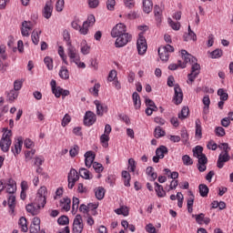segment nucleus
<instances>
[{"instance_id": "nucleus-1", "label": "nucleus", "mask_w": 233, "mask_h": 233, "mask_svg": "<svg viewBox=\"0 0 233 233\" xmlns=\"http://www.w3.org/2000/svg\"><path fill=\"white\" fill-rule=\"evenodd\" d=\"M182 58L184 59V63L181 60L177 61V64H170L168 66L169 70H177V68H187V63H190L191 66V73L187 75L188 85H192L196 80V77L199 76V70H201V66L198 64V59L194 57L192 55L188 54L187 50L181 51Z\"/></svg>"}, {"instance_id": "nucleus-2", "label": "nucleus", "mask_w": 233, "mask_h": 233, "mask_svg": "<svg viewBox=\"0 0 233 233\" xmlns=\"http://www.w3.org/2000/svg\"><path fill=\"white\" fill-rule=\"evenodd\" d=\"M93 25H96V16H94V15H89L86 21L83 23L82 26L81 20L79 19H76L71 23L72 28H74V30H78L81 35H86V34H88V28H90V26Z\"/></svg>"}, {"instance_id": "nucleus-3", "label": "nucleus", "mask_w": 233, "mask_h": 233, "mask_svg": "<svg viewBox=\"0 0 233 233\" xmlns=\"http://www.w3.org/2000/svg\"><path fill=\"white\" fill-rule=\"evenodd\" d=\"M67 56L69 57L70 63H75V65H76L78 68H86V65L85 64V62H81L79 51L74 46H68Z\"/></svg>"}, {"instance_id": "nucleus-4", "label": "nucleus", "mask_w": 233, "mask_h": 233, "mask_svg": "<svg viewBox=\"0 0 233 233\" xmlns=\"http://www.w3.org/2000/svg\"><path fill=\"white\" fill-rule=\"evenodd\" d=\"M46 194L48 191L46 187L42 186L36 193V197L35 198V205H37L40 208H45V205H46Z\"/></svg>"}, {"instance_id": "nucleus-5", "label": "nucleus", "mask_w": 233, "mask_h": 233, "mask_svg": "<svg viewBox=\"0 0 233 233\" xmlns=\"http://www.w3.org/2000/svg\"><path fill=\"white\" fill-rule=\"evenodd\" d=\"M12 145V130H5L3 133L2 138L0 140V148L4 152H8Z\"/></svg>"}, {"instance_id": "nucleus-6", "label": "nucleus", "mask_w": 233, "mask_h": 233, "mask_svg": "<svg viewBox=\"0 0 233 233\" xmlns=\"http://www.w3.org/2000/svg\"><path fill=\"white\" fill-rule=\"evenodd\" d=\"M174 52V46L170 45L162 46L158 48V56L161 59V61H164L167 63L170 57V54Z\"/></svg>"}, {"instance_id": "nucleus-7", "label": "nucleus", "mask_w": 233, "mask_h": 233, "mask_svg": "<svg viewBox=\"0 0 233 233\" xmlns=\"http://www.w3.org/2000/svg\"><path fill=\"white\" fill-rule=\"evenodd\" d=\"M132 41V35L128 33H124L123 35H118L116 36V40L115 42V46L116 48H123V46H127L128 43Z\"/></svg>"}, {"instance_id": "nucleus-8", "label": "nucleus", "mask_w": 233, "mask_h": 233, "mask_svg": "<svg viewBox=\"0 0 233 233\" xmlns=\"http://www.w3.org/2000/svg\"><path fill=\"white\" fill-rule=\"evenodd\" d=\"M137 52L140 56L147 53L148 46L147 45V38L143 35V32L138 35V39L137 41Z\"/></svg>"}, {"instance_id": "nucleus-9", "label": "nucleus", "mask_w": 233, "mask_h": 233, "mask_svg": "<svg viewBox=\"0 0 233 233\" xmlns=\"http://www.w3.org/2000/svg\"><path fill=\"white\" fill-rule=\"evenodd\" d=\"M67 181H68V188L72 190L74 187H76V183L79 181V173H77V170L71 168L68 176H67Z\"/></svg>"}, {"instance_id": "nucleus-10", "label": "nucleus", "mask_w": 233, "mask_h": 233, "mask_svg": "<svg viewBox=\"0 0 233 233\" xmlns=\"http://www.w3.org/2000/svg\"><path fill=\"white\" fill-rule=\"evenodd\" d=\"M83 228L85 225L83 224V218L81 215H76L73 222V233H83Z\"/></svg>"}, {"instance_id": "nucleus-11", "label": "nucleus", "mask_w": 233, "mask_h": 233, "mask_svg": "<svg viewBox=\"0 0 233 233\" xmlns=\"http://www.w3.org/2000/svg\"><path fill=\"white\" fill-rule=\"evenodd\" d=\"M123 34H127V25L123 23L117 24L111 31L112 37H117Z\"/></svg>"}, {"instance_id": "nucleus-12", "label": "nucleus", "mask_w": 233, "mask_h": 233, "mask_svg": "<svg viewBox=\"0 0 233 233\" xmlns=\"http://www.w3.org/2000/svg\"><path fill=\"white\" fill-rule=\"evenodd\" d=\"M174 91L173 103H175V105H181V103H183V91L181 87H179V85H175Z\"/></svg>"}, {"instance_id": "nucleus-13", "label": "nucleus", "mask_w": 233, "mask_h": 233, "mask_svg": "<svg viewBox=\"0 0 233 233\" xmlns=\"http://www.w3.org/2000/svg\"><path fill=\"white\" fill-rule=\"evenodd\" d=\"M97 120V116L92 111H86L84 116V125L86 127H92Z\"/></svg>"}, {"instance_id": "nucleus-14", "label": "nucleus", "mask_w": 233, "mask_h": 233, "mask_svg": "<svg viewBox=\"0 0 233 233\" xmlns=\"http://www.w3.org/2000/svg\"><path fill=\"white\" fill-rule=\"evenodd\" d=\"M230 161V155L228 153H220L217 161L218 168H223L225 163Z\"/></svg>"}, {"instance_id": "nucleus-15", "label": "nucleus", "mask_w": 233, "mask_h": 233, "mask_svg": "<svg viewBox=\"0 0 233 233\" xmlns=\"http://www.w3.org/2000/svg\"><path fill=\"white\" fill-rule=\"evenodd\" d=\"M23 148V137H18L15 139L14 147H12V152L15 156H18Z\"/></svg>"}, {"instance_id": "nucleus-16", "label": "nucleus", "mask_w": 233, "mask_h": 233, "mask_svg": "<svg viewBox=\"0 0 233 233\" xmlns=\"http://www.w3.org/2000/svg\"><path fill=\"white\" fill-rule=\"evenodd\" d=\"M41 231V219L39 218L35 217L29 228L30 233H39Z\"/></svg>"}, {"instance_id": "nucleus-17", "label": "nucleus", "mask_w": 233, "mask_h": 233, "mask_svg": "<svg viewBox=\"0 0 233 233\" xmlns=\"http://www.w3.org/2000/svg\"><path fill=\"white\" fill-rule=\"evenodd\" d=\"M94 105L96 106V115L103 116L106 112H108V106L101 103L99 100H95Z\"/></svg>"}, {"instance_id": "nucleus-18", "label": "nucleus", "mask_w": 233, "mask_h": 233, "mask_svg": "<svg viewBox=\"0 0 233 233\" xmlns=\"http://www.w3.org/2000/svg\"><path fill=\"white\" fill-rule=\"evenodd\" d=\"M96 159V154H94L92 151H87L85 154V165L87 167V168H90L92 165H94V161Z\"/></svg>"}, {"instance_id": "nucleus-19", "label": "nucleus", "mask_w": 233, "mask_h": 233, "mask_svg": "<svg viewBox=\"0 0 233 233\" xmlns=\"http://www.w3.org/2000/svg\"><path fill=\"white\" fill-rule=\"evenodd\" d=\"M53 10H54V6H52V1L46 2L43 10V16L46 19H50V17H52Z\"/></svg>"}, {"instance_id": "nucleus-20", "label": "nucleus", "mask_w": 233, "mask_h": 233, "mask_svg": "<svg viewBox=\"0 0 233 233\" xmlns=\"http://www.w3.org/2000/svg\"><path fill=\"white\" fill-rule=\"evenodd\" d=\"M198 170L199 172H205L207 170V163H208V159L207 158V156L201 155L200 157H198Z\"/></svg>"}, {"instance_id": "nucleus-21", "label": "nucleus", "mask_w": 233, "mask_h": 233, "mask_svg": "<svg viewBox=\"0 0 233 233\" xmlns=\"http://www.w3.org/2000/svg\"><path fill=\"white\" fill-rule=\"evenodd\" d=\"M7 194L14 195L17 190V186L15 185V180L10 178L7 185L5 186Z\"/></svg>"}, {"instance_id": "nucleus-22", "label": "nucleus", "mask_w": 233, "mask_h": 233, "mask_svg": "<svg viewBox=\"0 0 233 233\" xmlns=\"http://www.w3.org/2000/svg\"><path fill=\"white\" fill-rule=\"evenodd\" d=\"M196 219V222L198 225H203V223H205V225H208V223H210V218L208 217H205V214L200 213L198 215H195L193 216Z\"/></svg>"}, {"instance_id": "nucleus-23", "label": "nucleus", "mask_w": 233, "mask_h": 233, "mask_svg": "<svg viewBox=\"0 0 233 233\" xmlns=\"http://www.w3.org/2000/svg\"><path fill=\"white\" fill-rule=\"evenodd\" d=\"M25 208L29 214H32V216H37L39 210H41V208L38 205H35V202L28 204Z\"/></svg>"}, {"instance_id": "nucleus-24", "label": "nucleus", "mask_w": 233, "mask_h": 233, "mask_svg": "<svg viewBox=\"0 0 233 233\" xmlns=\"http://www.w3.org/2000/svg\"><path fill=\"white\" fill-rule=\"evenodd\" d=\"M184 41H198V35L192 31L190 25L187 27V34L184 35Z\"/></svg>"}, {"instance_id": "nucleus-25", "label": "nucleus", "mask_w": 233, "mask_h": 233, "mask_svg": "<svg viewBox=\"0 0 233 233\" xmlns=\"http://www.w3.org/2000/svg\"><path fill=\"white\" fill-rule=\"evenodd\" d=\"M7 204H8L9 210H10L11 214H14V210H15V205H16L15 195H9L8 196Z\"/></svg>"}, {"instance_id": "nucleus-26", "label": "nucleus", "mask_w": 233, "mask_h": 233, "mask_svg": "<svg viewBox=\"0 0 233 233\" xmlns=\"http://www.w3.org/2000/svg\"><path fill=\"white\" fill-rule=\"evenodd\" d=\"M154 8V4L152 0H143V10L145 14H150Z\"/></svg>"}, {"instance_id": "nucleus-27", "label": "nucleus", "mask_w": 233, "mask_h": 233, "mask_svg": "<svg viewBox=\"0 0 233 233\" xmlns=\"http://www.w3.org/2000/svg\"><path fill=\"white\" fill-rule=\"evenodd\" d=\"M155 192L158 198H165L167 196V192L163 188V186L159 185L157 182H155Z\"/></svg>"}, {"instance_id": "nucleus-28", "label": "nucleus", "mask_w": 233, "mask_h": 233, "mask_svg": "<svg viewBox=\"0 0 233 233\" xmlns=\"http://www.w3.org/2000/svg\"><path fill=\"white\" fill-rule=\"evenodd\" d=\"M80 52L83 54V56H88L90 54V46H88V43L86 40H83L80 44Z\"/></svg>"}, {"instance_id": "nucleus-29", "label": "nucleus", "mask_w": 233, "mask_h": 233, "mask_svg": "<svg viewBox=\"0 0 233 233\" xmlns=\"http://www.w3.org/2000/svg\"><path fill=\"white\" fill-rule=\"evenodd\" d=\"M72 203V200L68 198H64L60 200V207H62L63 210H66V212H68L70 210V204Z\"/></svg>"}, {"instance_id": "nucleus-30", "label": "nucleus", "mask_w": 233, "mask_h": 233, "mask_svg": "<svg viewBox=\"0 0 233 233\" xmlns=\"http://www.w3.org/2000/svg\"><path fill=\"white\" fill-rule=\"evenodd\" d=\"M132 99H133L135 108L137 110L141 108V96H139V94H137V92L133 93Z\"/></svg>"}, {"instance_id": "nucleus-31", "label": "nucleus", "mask_w": 233, "mask_h": 233, "mask_svg": "<svg viewBox=\"0 0 233 233\" xmlns=\"http://www.w3.org/2000/svg\"><path fill=\"white\" fill-rule=\"evenodd\" d=\"M165 154H168V148H167V147L161 146L160 147L157 148L156 156L160 157V159H163V157H165Z\"/></svg>"}, {"instance_id": "nucleus-32", "label": "nucleus", "mask_w": 233, "mask_h": 233, "mask_svg": "<svg viewBox=\"0 0 233 233\" xmlns=\"http://www.w3.org/2000/svg\"><path fill=\"white\" fill-rule=\"evenodd\" d=\"M95 196H96V199L101 201V199H103L105 198V187H98L95 188Z\"/></svg>"}, {"instance_id": "nucleus-33", "label": "nucleus", "mask_w": 233, "mask_h": 233, "mask_svg": "<svg viewBox=\"0 0 233 233\" xmlns=\"http://www.w3.org/2000/svg\"><path fill=\"white\" fill-rule=\"evenodd\" d=\"M18 225L22 230V232H28V225L26 224V218L21 217Z\"/></svg>"}, {"instance_id": "nucleus-34", "label": "nucleus", "mask_w": 233, "mask_h": 233, "mask_svg": "<svg viewBox=\"0 0 233 233\" xmlns=\"http://www.w3.org/2000/svg\"><path fill=\"white\" fill-rule=\"evenodd\" d=\"M79 175L83 179H92V175L90 174V171L88 169L82 167L79 169Z\"/></svg>"}, {"instance_id": "nucleus-35", "label": "nucleus", "mask_w": 233, "mask_h": 233, "mask_svg": "<svg viewBox=\"0 0 233 233\" xmlns=\"http://www.w3.org/2000/svg\"><path fill=\"white\" fill-rule=\"evenodd\" d=\"M199 194L202 198H207L208 196V187L205 184H200L198 186Z\"/></svg>"}, {"instance_id": "nucleus-36", "label": "nucleus", "mask_w": 233, "mask_h": 233, "mask_svg": "<svg viewBox=\"0 0 233 233\" xmlns=\"http://www.w3.org/2000/svg\"><path fill=\"white\" fill-rule=\"evenodd\" d=\"M41 34V31L35 29L32 32L31 39L34 45H39V35Z\"/></svg>"}, {"instance_id": "nucleus-37", "label": "nucleus", "mask_w": 233, "mask_h": 233, "mask_svg": "<svg viewBox=\"0 0 233 233\" xmlns=\"http://www.w3.org/2000/svg\"><path fill=\"white\" fill-rule=\"evenodd\" d=\"M188 114H190V109L187 106L182 107L181 112L178 114V119H187Z\"/></svg>"}, {"instance_id": "nucleus-38", "label": "nucleus", "mask_w": 233, "mask_h": 233, "mask_svg": "<svg viewBox=\"0 0 233 233\" xmlns=\"http://www.w3.org/2000/svg\"><path fill=\"white\" fill-rule=\"evenodd\" d=\"M122 177L124 179L125 187H130V173H128V171H122Z\"/></svg>"}, {"instance_id": "nucleus-39", "label": "nucleus", "mask_w": 233, "mask_h": 233, "mask_svg": "<svg viewBox=\"0 0 233 233\" xmlns=\"http://www.w3.org/2000/svg\"><path fill=\"white\" fill-rule=\"evenodd\" d=\"M18 96L19 93L13 89L7 94V100L9 101V103H14V101H15V98L18 97Z\"/></svg>"}, {"instance_id": "nucleus-40", "label": "nucleus", "mask_w": 233, "mask_h": 233, "mask_svg": "<svg viewBox=\"0 0 233 233\" xmlns=\"http://www.w3.org/2000/svg\"><path fill=\"white\" fill-rule=\"evenodd\" d=\"M165 130H163V128H161V127H157L155 128V131H154V137L157 138V139H159V137H165Z\"/></svg>"}, {"instance_id": "nucleus-41", "label": "nucleus", "mask_w": 233, "mask_h": 233, "mask_svg": "<svg viewBox=\"0 0 233 233\" xmlns=\"http://www.w3.org/2000/svg\"><path fill=\"white\" fill-rule=\"evenodd\" d=\"M44 63L48 70H54V60L50 56H46L44 58Z\"/></svg>"}, {"instance_id": "nucleus-42", "label": "nucleus", "mask_w": 233, "mask_h": 233, "mask_svg": "<svg viewBox=\"0 0 233 233\" xmlns=\"http://www.w3.org/2000/svg\"><path fill=\"white\" fill-rule=\"evenodd\" d=\"M146 174H147V176H150V177H151V179H152L153 181H156V179H157V173H155V172H154V167H147V169H146Z\"/></svg>"}, {"instance_id": "nucleus-43", "label": "nucleus", "mask_w": 233, "mask_h": 233, "mask_svg": "<svg viewBox=\"0 0 233 233\" xmlns=\"http://www.w3.org/2000/svg\"><path fill=\"white\" fill-rule=\"evenodd\" d=\"M108 141H110V137L109 135L106 134H103L100 137V142L102 144V147H104V148H106V147H108Z\"/></svg>"}, {"instance_id": "nucleus-44", "label": "nucleus", "mask_w": 233, "mask_h": 233, "mask_svg": "<svg viewBox=\"0 0 233 233\" xmlns=\"http://www.w3.org/2000/svg\"><path fill=\"white\" fill-rule=\"evenodd\" d=\"M182 162L183 165H185L186 167H190L191 165H194V160H192V158L188 155H184L182 157Z\"/></svg>"}, {"instance_id": "nucleus-45", "label": "nucleus", "mask_w": 233, "mask_h": 233, "mask_svg": "<svg viewBox=\"0 0 233 233\" xmlns=\"http://www.w3.org/2000/svg\"><path fill=\"white\" fill-rule=\"evenodd\" d=\"M59 76L61 79H68L70 77V75L68 74V69H66V66H62L59 71Z\"/></svg>"}, {"instance_id": "nucleus-46", "label": "nucleus", "mask_w": 233, "mask_h": 233, "mask_svg": "<svg viewBox=\"0 0 233 233\" xmlns=\"http://www.w3.org/2000/svg\"><path fill=\"white\" fill-rule=\"evenodd\" d=\"M116 214H117L118 216H128V208L127 207H121L119 208H116L115 210Z\"/></svg>"}, {"instance_id": "nucleus-47", "label": "nucleus", "mask_w": 233, "mask_h": 233, "mask_svg": "<svg viewBox=\"0 0 233 233\" xmlns=\"http://www.w3.org/2000/svg\"><path fill=\"white\" fill-rule=\"evenodd\" d=\"M99 88H101V85L99 83L95 84L93 87L89 89V92L97 97L99 96Z\"/></svg>"}, {"instance_id": "nucleus-48", "label": "nucleus", "mask_w": 233, "mask_h": 233, "mask_svg": "<svg viewBox=\"0 0 233 233\" xmlns=\"http://www.w3.org/2000/svg\"><path fill=\"white\" fill-rule=\"evenodd\" d=\"M218 96H219L220 101H227L228 99V94L223 88L218 90Z\"/></svg>"}, {"instance_id": "nucleus-49", "label": "nucleus", "mask_w": 233, "mask_h": 233, "mask_svg": "<svg viewBox=\"0 0 233 233\" xmlns=\"http://www.w3.org/2000/svg\"><path fill=\"white\" fill-rule=\"evenodd\" d=\"M193 155L195 157L203 156V147L201 146H197L195 148H193Z\"/></svg>"}, {"instance_id": "nucleus-50", "label": "nucleus", "mask_w": 233, "mask_h": 233, "mask_svg": "<svg viewBox=\"0 0 233 233\" xmlns=\"http://www.w3.org/2000/svg\"><path fill=\"white\" fill-rule=\"evenodd\" d=\"M196 136L201 137L202 136V128H201V120H196Z\"/></svg>"}, {"instance_id": "nucleus-51", "label": "nucleus", "mask_w": 233, "mask_h": 233, "mask_svg": "<svg viewBox=\"0 0 233 233\" xmlns=\"http://www.w3.org/2000/svg\"><path fill=\"white\" fill-rule=\"evenodd\" d=\"M93 168H94L95 172H96L97 174H101V172H103V170H105L103 164L97 163V162L93 163Z\"/></svg>"}, {"instance_id": "nucleus-52", "label": "nucleus", "mask_w": 233, "mask_h": 233, "mask_svg": "<svg viewBox=\"0 0 233 233\" xmlns=\"http://www.w3.org/2000/svg\"><path fill=\"white\" fill-rule=\"evenodd\" d=\"M78 208H79V198L74 197L73 205H72V214H76Z\"/></svg>"}, {"instance_id": "nucleus-53", "label": "nucleus", "mask_w": 233, "mask_h": 233, "mask_svg": "<svg viewBox=\"0 0 233 233\" xmlns=\"http://www.w3.org/2000/svg\"><path fill=\"white\" fill-rule=\"evenodd\" d=\"M58 55L63 60V63H65V65H68V60H66V56H65V49L61 46L58 47Z\"/></svg>"}, {"instance_id": "nucleus-54", "label": "nucleus", "mask_w": 233, "mask_h": 233, "mask_svg": "<svg viewBox=\"0 0 233 233\" xmlns=\"http://www.w3.org/2000/svg\"><path fill=\"white\" fill-rule=\"evenodd\" d=\"M77 154H79V146L75 145L69 150V155L71 156V157H76Z\"/></svg>"}, {"instance_id": "nucleus-55", "label": "nucleus", "mask_w": 233, "mask_h": 233, "mask_svg": "<svg viewBox=\"0 0 233 233\" xmlns=\"http://www.w3.org/2000/svg\"><path fill=\"white\" fill-rule=\"evenodd\" d=\"M218 148L222 150V154H228L230 152V147H228V143H222L218 146Z\"/></svg>"}, {"instance_id": "nucleus-56", "label": "nucleus", "mask_w": 233, "mask_h": 233, "mask_svg": "<svg viewBox=\"0 0 233 233\" xmlns=\"http://www.w3.org/2000/svg\"><path fill=\"white\" fill-rule=\"evenodd\" d=\"M63 37H64V41H66V45L68 46H72V42H70V33H68V30H64Z\"/></svg>"}, {"instance_id": "nucleus-57", "label": "nucleus", "mask_w": 233, "mask_h": 233, "mask_svg": "<svg viewBox=\"0 0 233 233\" xmlns=\"http://www.w3.org/2000/svg\"><path fill=\"white\" fill-rule=\"evenodd\" d=\"M223 56V51L221 49H216L211 52L212 59H219Z\"/></svg>"}, {"instance_id": "nucleus-58", "label": "nucleus", "mask_w": 233, "mask_h": 233, "mask_svg": "<svg viewBox=\"0 0 233 233\" xmlns=\"http://www.w3.org/2000/svg\"><path fill=\"white\" fill-rule=\"evenodd\" d=\"M58 225H68L70 223V219L66 216H62L57 219Z\"/></svg>"}, {"instance_id": "nucleus-59", "label": "nucleus", "mask_w": 233, "mask_h": 233, "mask_svg": "<svg viewBox=\"0 0 233 233\" xmlns=\"http://www.w3.org/2000/svg\"><path fill=\"white\" fill-rule=\"evenodd\" d=\"M116 77H117V71L111 70L108 74L107 81H109V83H112V81H115Z\"/></svg>"}, {"instance_id": "nucleus-60", "label": "nucleus", "mask_w": 233, "mask_h": 233, "mask_svg": "<svg viewBox=\"0 0 233 233\" xmlns=\"http://www.w3.org/2000/svg\"><path fill=\"white\" fill-rule=\"evenodd\" d=\"M168 23L173 30L177 31L181 28V24L179 22H174L172 19H169Z\"/></svg>"}, {"instance_id": "nucleus-61", "label": "nucleus", "mask_w": 233, "mask_h": 233, "mask_svg": "<svg viewBox=\"0 0 233 233\" xmlns=\"http://www.w3.org/2000/svg\"><path fill=\"white\" fill-rule=\"evenodd\" d=\"M63 8H65V0H58L56 4V12H63Z\"/></svg>"}, {"instance_id": "nucleus-62", "label": "nucleus", "mask_w": 233, "mask_h": 233, "mask_svg": "<svg viewBox=\"0 0 233 233\" xmlns=\"http://www.w3.org/2000/svg\"><path fill=\"white\" fill-rule=\"evenodd\" d=\"M128 169L129 172H136V160L134 158L128 159Z\"/></svg>"}, {"instance_id": "nucleus-63", "label": "nucleus", "mask_w": 233, "mask_h": 233, "mask_svg": "<svg viewBox=\"0 0 233 233\" xmlns=\"http://www.w3.org/2000/svg\"><path fill=\"white\" fill-rule=\"evenodd\" d=\"M187 211L189 213H192V207H194V196L190 197L188 199H187Z\"/></svg>"}, {"instance_id": "nucleus-64", "label": "nucleus", "mask_w": 233, "mask_h": 233, "mask_svg": "<svg viewBox=\"0 0 233 233\" xmlns=\"http://www.w3.org/2000/svg\"><path fill=\"white\" fill-rule=\"evenodd\" d=\"M146 231L148 233H157V231L156 230V227H154L153 224H147L146 226Z\"/></svg>"}]
</instances>
